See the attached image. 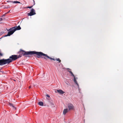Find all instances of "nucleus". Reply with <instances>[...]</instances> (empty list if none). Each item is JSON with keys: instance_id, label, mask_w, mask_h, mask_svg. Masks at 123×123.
I'll return each instance as SVG.
<instances>
[{"instance_id": "obj_1", "label": "nucleus", "mask_w": 123, "mask_h": 123, "mask_svg": "<svg viewBox=\"0 0 123 123\" xmlns=\"http://www.w3.org/2000/svg\"><path fill=\"white\" fill-rule=\"evenodd\" d=\"M19 53L21 54H23V55H32L34 54H36L37 55L39 56H37L38 58L40 56H44V58L45 59H47V58H48L51 60H55L54 58L49 57L46 54H45L41 52H36L34 51L25 52L24 51L21 50L19 52Z\"/></svg>"}, {"instance_id": "obj_2", "label": "nucleus", "mask_w": 123, "mask_h": 123, "mask_svg": "<svg viewBox=\"0 0 123 123\" xmlns=\"http://www.w3.org/2000/svg\"><path fill=\"white\" fill-rule=\"evenodd\" d=\"M22 55H18V56L16 55H12L9 57V58L6 59H1L2 65L6 64H8L12 62V61H14L18 58L22 56Z\"/></svg>"}, {"instance_id": "obj_3", "label": "nucleus", "mask_w": 123, "mask_h": 123, "mask_svg": "<svg viewBox=\"0 0 123 123\" xmlns=\"http://www.w3.org/2000/svg\"><path fill=\"white\" fill-rule=\"evenodd\" d=\"M21 29V28L20 26L19 25L18 27H14L12 28H10L8 31H9L8 32V34L5 36V37L9 36L12 34L16 30H20Z\"/></svg>"}, {"instance_id": "obj_4", "label": "nucleus", "mask_w": 123, "mask_h": 123, "mask_svg": "<svg viewBox=\"0 0 123 123\" xmlns=\"http://www.w3.org/2000/svg\"><path fill=\"white\" fill-rule=\"evenodd\" d=\"M36 14L33 8L31 9L30 12L29 13H28V16H31Z\"/></svg>"}, {"instance_id": "obj_5", "label": "nucleus", "mask_w": 123, "mask_h": 123, "mask_svg": "<svg viewBox=\"0 0 123 123\" xmlns=\"http://www.w3.org/2000/svg\"><path fill=\"white\" fill-rule=\"evenodd\" d=\"M68 105L69 110H73L74 109V107L72 104L71 103L68 104Z\"/></svg>"}, {"instance_id": "obj_6", "label": "nucleus", "mask_w": 123, "mask_h": 123, "mask_svg": "<svg viewBox=\"0 0 123 123\" xmlns=\"http://www.w3.org/2000/svg\"><path fill=\"white\" fill-rule=\"evenodd\" d=\"M68 110L67 108L64 109L63 112V113L64 115H65L68 111Z\"/></svg>"}, {"instance_id": "obj_7", "label": "nucleus", "mask_w": 123, "mask_h": 123, "mask_svg": "<svg viewBox=\"0 0 123 123\" xmlns=\"http://www.w3.org/2000/svg\"><path fill=\"white\" fill-rule=\"evenodd\" d=\"M57 91L59 93L61 94H63L65 92L62 90H57Z\"/></svg>"}, {"instance_id": "obj_8", "label": "nucleus", "mask_w": 123, "mask_h": 123, "mask_svg": "<svg viewBox=\"0 0 123 123\" xmlns=\"http://www.w3.org/2000/svg\"><path fill=\"white\" fill-rule=\"evenodd\" d=\"M77 79V78H76L75 77H74V82L78 86L79 85L76 80V79Z\"/></svg>"}, {"instance_id": "obj_9", "label": "nucleus", "mask_w": 123, "mask_h": 123, "mask_svg": "<svg viewBox=\"0 0 123 123\" xmlns=\"http://www.w3.org/2000/svg\"><path fill=\"white\" fill-rule=\"evenodd\" d=\"M51 106H54V104L53 102V101H50L49 102Z\"/></svg>"}, {"instance_id": "obj_10", "label": "nucleus", "mask_w": 123, "mask_h": 123, "mask_svg": "<svg viewBox=\"0 0 123 123\" xmlns=\"http://www.w3.org/2000/svg\"><path fill=\"white\" fill-rule=\"evenodd\" d=\"M38 104L40 106H43V103L42 102H39Z\"/></svg>"}, {"instance_id": "obj_11", "label": "nucleus", "mask_w": 123, "mask_h": 123, "mask_svg": "<svg viewBox=\"0 0 123 123\" xmlns=\"http://www.w3.org/2000/svg\"><path fill=\"white\" fill-rule=\"evenodd\" d=\"M13 2V3H20V2H19V1H15L13 2Z\"/></svg>"}, {"instance_id": "obj_12", "label": "nucleus", "mask_w": 123, "mask_h": 123, "mask_svg": "<svg viewBox=\"0 0 123 123\" xmlns=\"http://www.w3.org/2000/svg\"><path fill=\"white\" fill-rule=\"evenodd\" d=\"M69 72L71 74L72 76H73L74 77H75L74 75L73 74L72 72L71 71H69Z\"/></svg>"}, {"instance_id": "obj_13", "label": "nucleus", "mask_w": 123, "mask_h": 123, "mask_svg": "<svg viewBox=\"0 0 123 123\" xmlns=\"http://www.w3.org/2000/svg\"><path fill=\"white\" fill-rule=\"evenodd\" d=\"M9 105L10 106H12L13 107H14V108H15V107H14V106L13 105V104H11V103H9Z\"/></svg>"}, {"instance_id": "obj_14", "label": "nucleus", "mask_w": 123, "mask_h": 123, "mask_svg": "<svg viewBox=\"0 0 123 123\" xmlns=\"http://www.w3.org/2000/svg\"><path fill=\"white\" fill-rule=\"evenodd\" d=\"M65 83H66L67 84V85H70V84L68 82H65Z\"/></svg>"}, {"instance_id": "obj_15", "label": "nucleus", "mask_w": 123, "mask_h": 123, "mask_svg": "<svg viewBox=\"0 0 123 123\" xmlns=\"http://www.w3.org/2000/svg\"><path fill=\"white\" fill-rule=\"evenodd\" d=\"M57 61H58L59 62H60L61 61L60 60V59L59 58H58L56 59Z\"/></svg>"}, {"instance_id": "obj_16", "label": "nucleus", "mask_w": 123, "mask_h": 123, "mask_svg": "<svg viewBox=\"0 0 123 123\" xmlns=\"http://www.w3.org/2000/svg\"><path fill=\"white\" fill-rule=\"evenodd\" d=\"M2 64V62H1V60H0V66L2 65V64Z\"/></svg>"}, {"instance_id": "obj_17", "label": "nucleus", "mask_w": 123, "mask_h": 123, "mask_svg": "<svg viewBox=\"0 0 123 123\" xmlns=\"http://www.w3.org/2000/svg\"><path fill=\"white\" fill-rule=\"evenodd\" d=\"M46 96L47 97H49V98L50 97L49 95H48V94H47L46 95Z\"/></svg>"}, {"instance_id": "obj_18", "label": "nucleus", "mask_w": 123, "mask_h": 123, "mask_svg": "<svg viewBox=\"0 0 123 123\" xmlns=\"http://www.w3.org/2000/svg\"><path fill=\"white\" fill-rule=\"evenodd\" d=\"M32 7V6L28 7L27 8H31Z\"/></svg>"}, {"instance_id": "obj_19", "label": "nucleus", "mask_w": 123, "mask_h": 123, "mask_svg": "<svg viewBox=\"0 0 123 123\" xmlns=\"http://www.w3.org/2000/svg\"><path fill=\"white\" fill-rule=\"evenodd\" d=\"M2 20V18H0V21H1V20ZM1 23L0 22V23Z\"/></svg>"}, {"instance_id": "obj_20", "label": "nucleus", "mask_w": 123, "mask_h": 123, "mask_svg": "<svg viewBox=\"0 0 123 123\" xmlns=\"http://www.w3.org/2000/svg\"><path fill=\"white\" fill-rule=\"evenodd\" d=\"M68 72H69V71H70L69 70H70V69H69V68H68Z\"/></svg>"}, {"instance_id": "obj_21", "label": "nucleus", "mask_w": 123, "mask_h": 123, "mask_svg": "<svg viewBox=\"0 0 123 123\" xmlns=\"http://www.w3.org/2000/svg\"><path fill=\"white\" fill-rule=\"evenodd\" d=\"M0 55H1V56L2 55V54L0 53Z\"/></svg>"}, {"instance_id": "obj_22", "label": "nucleus", "mask_w": 123, "mask_h": 123, "mask_svg": "<svg viewBox=\"0 0 123 123\" xmlns=\"http://www.w3.org/2000/svg\"><path fill=\"white\" fill-rule=\"evenodd\" d=\"M31 88V86H30L29 87V88Z\"/></svg>"}, {"instance_id": "obj_23", "label": "nucleus", "mask_w": 123, "mask_h": 123, "mask_svg": "<svg viewBox=\"0 0 123 123\" xmlns=\"http://www.w3.org/2000/svg\"><path fill=\"white\" fill-rule=\"evenodd\" d=\"M33 1H34V0H33Z\"/></svg>"}]
</instances>
